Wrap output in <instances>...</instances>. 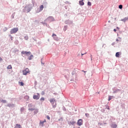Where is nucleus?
Listing matches in <instances>:
<instances>
[{"mask_svg":"<svg viewBox=\"0 0 128 128\" xmlns=\"http://www.w3.org/2000/svg\"><path fill=\"white\" fill-rule=\"evenodd\" d=\"M18 28H14L11 30L10 32L11 34H16V32H18Z\"/></svg>","mask_w":128,"mask_h":128,"instance_id":"7ed1b4c3","label":"nucleus"},{"mask_svg":"<svg viewBox=\"0 0 128 128\" xmlns=\"http://www.w3.org/2000/svg\"><path fill=\"white\" fill-rule=\"evenodd\" d=\"M80 119H79V120H78V126H80Z\"/></svg>","mask_w":128,"mask_h":128,"instance_id":"f3484780","label":"nucleus"},{"mask_svg":"<svg viewBox=\"0 0 128 128\" xmlns=\"http://www.w3.org/2000/svg\"><path fill=\"white\" fill-rule=\"evenodd\" d=\"M110 100H112V96H108V102H110Z\"/></svg>","mask_w":128,"mask_h":128,"instance_id":"393cba45","label":"nucleus"},{"mask_svg":"<svg viewBox=\"0 0 128 128\" xmlns=\"http://www.w3.org/2000/svg\"><path fill=\"white\" fill-rule=\"evenodd\" d=\"M44 121H40V124H41L42 126H44Z\"/></svg>","mask_w":128,"mask_h":128,"instance_id":"2eb2a0df","label":"nucleus"},{"mask_svg":"<svg viewBox=\"0 0 128 128\" xmlns=\"http://www.w3.org/2000/svg\"><path fill=\"white\" fill-rule=\"evenodd\" d=\"M30 54H32V52H27L26 56H28L30 55Z\"/></svg>","mask_w":128,"mask_h":128,"instance_id":"4468645a","label":"nucleus"},{"mask_svg":"<svg viewBox=\"0 0 128 128\" xmlns=\"http://www.w3.org/2000/svg\"><path fill=\"white\" fill-rule=\"evenodd\" d=\"M24 39H25L26 40H28V36H24Z\"/></svg>","mask_w":128,"mask_h":128,"instance_id":"6ab92c4d","label":"nucleus"},{"mask_svg":"<svg viewBox=\"0 0 128 128\" xmlns=\"http://www.w3.org/2000/svg\"><path fill=\"white\" fill-rule=\"evenodd\" d=\"M122 54V53L120 52H117L116 54V58H119L120 56V54Z\"/></svg>","mask_w":128,"mask_h":128,"instance_id":"423d86ee","label":"nucleus"},{"mask_svg":"<svg viewBox=\"0 0 128 128\" xmlns=\"http://www.w3.org/2000/svg\"><path fill=\"white\" fill-rule=\"evenodd\" d=\"M30 72L28 68H26L25 70H22V74L24 76H26V74H30Z\"/></svg>","mask_w":128,"mask_h":128,"instance_id":"f03ea898","label":"nucleus"},{"mask_svg":"<svg viewBox=\"0 0 128 128\" xmlns=\"http://www.w3.org/2000/svg\"><path fill=\"white\" fill-rule=\"evenodd\" d=\"M118 8H120V10H122V5H119Z\"/></svg>","mask_w":128,"mask_h":128,"instance_id":"4be33fe9","label":"nucleus"},{"mask_svg":"<svg viewBox=\"0 0 128 128\" xmlns=\"http://www.w3.org/2000/svg\"><path fill=\"white\" fill-rule=\"evenodd\" d=\"M88 6H92V3L90 2H88Z\"/></svg>","mask_w":128,"mask_h":128,"instance_id":"412c9836","label":"nucleus"},{"mask_svg":"<svg viewBox=\"0 0 128 128\" xmlns=\"http://www.w3.org/2000/svg\"><path fill=\"white\" fill-rule=\"evenodd\" d=\"M110 21H108V22H110Z\"/></svg>","mask_w":128,"mask_h":128,"instance_id":"79ce46f5","label":"nucleus"},{"mask_svg":"<svg viewBox=\"0 0 128 128\" xmlns=\"http://www.w3.org/2000/svg\"><path fill=\"white\" fill-rule=\"evenodd\" d=\"M122 22H128V18L126 17L124 18L121 20Z\"/></svg>","mask_w":128,"mask_h":128,"instance_id":"39448f33","label":"nucleus"},{"mask_svg":"<svg viewBox=\"0 0 128 128\" xmlns=\"http://www.w3.org/2000/svg\"><path fill=\"white\" fill-rule=\"evenodd\" d=\"M79 4H80V1H79Z\"/></svg>","mask_w":128,"mask_h":128,"instance_id":"58836bf2","label":"nucleus"},{"mask_svg":"<svg viewBox=\"0 0 128 128\" xmlns=\"http://www.w3.org/2000/svg\"><path fill=\"white\" fill-rule=\"evenodd\" d=\"M34 114H38V110H36L34 112Z\"/></svg>","mask_w":128,"mask_h":128,"instance_id":"b1692460","label":"nucleus"},{"mask_svg":"<svg viewBox=\"0 0 128 128\" xmlns=\"http://www.w3.org/2000/svg\"><path fill=\"white\" fill-rule=\"evenodd\" d=\"M28 110H31V111L34 110V108H30L28 109Z\"/></svg>","mask_w":128,"mask_h":128,"instance_id":"5701e85b","label":"nucleus"},{"mask_svg":"<svg viewBox=\"0 0 128 128\" xmlns=\"http://www.w3.org/2000/svg\"><path fill=\"white\" fill-rule=\"evenodd\" d=\"M86 52L85 53H82V56H84V54H86Z\"/></svg>","mask_w":128,"mask_h":128,"instance_id":"7c9ffc66","label":"nucleus"},{"mask_svg":"<svg viewBox=\"0 0 128 128\" xmlns=\"http://www.w3.org/2000/svg\"><path fill=\"white\" fill-rule=\"evenodd\" d=\"M40 100L41 102H44V97L41 98L40 99Z\"/></svg>","mask_w":128,"mask_h":128,"instance_id":"dca6fc26","label":"nucleus"},{"mask_svg":"<svg viewBox=\"0 0 128 128\" xmlns=\"http://www.w3.org/2000/svg\"><path fill=\"white\" fill-rule=\"evenodd\" d=\"M1 102H3V104H6V100H2Z\"/></svg>","mask_w":128,"mask_h":128,"instance_id":"aec40b11","label":"nucleus"},{"mask_svg":"<svg viewBox=\"0 0 128 128\" xmlns=\"http://www.w3.org/2000/svg\"><path fill=\"white\" fill-rule=\"evenodd\" d=\"M2 61V58L0 57V62Z\"/></svg>","mask_w":128,"mask_h":128,"instance_id":"473e14b6","label":"nucleus"},{"mask_svg":"<svg viewBox=\"0 0 128 128\" xmlns=\"http://www.w3.org/2000/svg\"><path fill=\"white\" fill-rule=\"evenodd\" d=\"M117 28V30H120V28H118V27H117V28Z\"/></svg>","mask_w":128,"mask_h":128,"instance_id":"4c0bfd02","label":"nucleus"},{"mask_svg":"<svg viewBox=\"0 0 128 128\" xmlns=\"http://www.w3.org/2000/svg\"><path fill=\"white\" fill-rule=\"evenodd\" d=\"M18 84L21 86H24V84L22 82H19Z\"/></svg>","mask_w":128,"mask_h":128,"instance_id":"f8f14e48","label":"nucleus"},{"mask_svg":"<svg viewBox=\"0 0 128 128\" xmlns=\"http://www.w3.org/2000/svg\"><path fill=\"white\" fill-rule=\"evenodd\" d=\"M34 58V56L32 54L30 55L28 58V60H32V58Z\"/></svg>","mask_w":128,"mask_h":128,"instance_id":"1a4fd4ad","label":"nucleus"},{"mask_svg":"<svg viewBox=\"0 0 128 128\" xmlns=\"http://www.w3.org/2000/svg\"><path fill=\"white\" fill-rule=\"evenodd\" d=\"M28 52H26V51H22V54H26L28 53Z\"/></svg>","mask_w":128,"mask_h":128,"instance_id":"ddd939ff","label":"nucleus"},{"mask_svg":"<svg viewBox=\"0 0 128 128\" xmlns=\"http://www.w3.org/2000/svg\"><path fill=\"white\" fill-rule=\"evenodd\" d=\"M50 104H52V106L54 108H56V100L54 98H50Z\"/></svg>","mask_w":128,"mask_h":128,"instance_id":"f257e3e1","label":"nucleus"},{"mask_svg":"<svg viewBox=\"0 0 128 128\" xmlns=\"http://www.w3.org/2000/svg\"><path fill=\"white\" fill-rule=\"evenodd\" d=\"M8 70H12V65H9L7 66Z\"/></svg>","mask_w":128,"mask_h":128,"instance_id":"9d476101","label":"nucleus"},{"mask_svg":"<svg viewBox=\"0 0 128 128\" xmlns=\"http://www.w3.org/2000/svg\"><path fill=\"white\" fill-rule=\"evenodd\" d=\"M116 42H120V40H118V39H116Z\"/></svg>","mask_w":128,"mask_h":128,"instance_id":"f704fd0d","label":"nucleus"},{"mask_svg":"<svg viewBox=\"0 0 128 128\" xmlns=\"http://www.w3.org/2000/svg\"><path fill=\"white\" fill-rule=\"evenodd\" d=\"M10 38H11V40H12V36H11Z\"/></svg>","mask_w":128,"mask_h":128,"instance_id":"e433bc0d","label":"nucleus"},{"mask_svg":"<svg viewBox=\"0 0 128 128\" xmlns=\"http://www.w3.org/2000/svg\"><path fill=\"white\" fill-rule=\"evenodd\" d=\"M86 116L87 118H88V116H90V114L86 113Z\"/></svg>","mask_w":128,"mask_h":128,"instance_id":"cd10ccee","label":"nucleus"},{"mask_svg":"<svg viewBox=\"0 0 128 128\" xmlns=\"http://www.w3.org/2000/svg\"><path fill=\"white\" fill-rule=\"evenodd\" d=\"M84 2H80V6H84Z\"/></svg>","mask_w":128,"mask_h":128,"instance_id":"a878e982","label":"nucleus"},{"mask_svg":"<svg viewBox=\"0 0 128 128\" xmlns=\"http://www.w3.org/2000/svg\"><path fill=\"white\" fill-rule=\"evenodd\" d=\"M114 31L116 32V29H114Z\"/></svg>","mask_w":128,"mask_h":128,"instance_id":"c9c22d12","label":"nucleus"},{"mask_svg":"<svg viewBox=\"0 0 128 128\" xmlns=\"http://www.w3.org/2000/svg\"><path fill=\"white\" fill-rule=\"evenodd\" d=\"M48 18H54V17L52 16H50Z\"/></svg>","mask_w":128,"mask_h":128,"instance_id":"2f4dec72","label":"nucleus"},{"mask_svg":"<svg viewBox=\"0 0 128 128\" xmlns=\"http://www.w3.org/2000/svg\"><path fill=\"white\" fill-rule=\"evenodd\" d=\"M80 125L82 126V122H81V124H80Z\"/></svg>","mask_w":128,"mask_h":128,"instance_id":"37998d69","label":"nucleus"},{"mask_svg":"<svg viewBox=\"0 0 128 128\" xmlns=\"http://www.w3.org/2000/svg\"><path fill=\"white\" fill-rule=\"evenodd\" d=\"M86 72L84 71V72Z\"/></svg>","mask_w":128,"mask_h":128,"instance_id":"ea45409f","label":"nucleus"},{"mask_svg":"<svg viewBox=\"0 0 128 128\" xmlns=\"http://www.w3.org/2000/svg\"><path fill=\"white\" fill-rule=\"evenodd\" d=\"M40 10L39 12H42V10H44V5H41L40 7Z\"/></svg>","mask_w":128,"mask_h":128,"instance_id":"6e6552de","label":"nucleus"},{"mask_svg":"<svg viewBox=\"0 0 128 128\" xmlns=\"http://www.w3.org/2000/svg\"><path fill=\"white\" fill-rule=\"evenodd\" d=\"M52 36H53V38H56V34H53Z\"/></svg>","mask_w":128,"mask_h":128,"instance_id":"a211bd4d","label":"nucleus"},{"mask_svg":"<svg viewBox=\"0 0 128 128\" xmlns=\"http://www.w3.org/2000/svg\"><path fill=\"white\" fill-rule=\"evenodd\" d=\"M106 108L107 110H110V106H106Z\"/></svg>","mask_w":128,"mask_h":128,"instance_id":"c756f323","label":"nucleus"},{"mask_svg":"<svg viewBox=\"0 0 128 128\" xmlns=\"http://www.w3.org/2000/svg\"><path fill=\"white\" fill-rule=\"evenodd\" d=\"M82 72H84V70H82Z\"/></svg>","mask_w":128,"mask_h":128,"instance_id":"c03bdc74","label":"nucleus"},{"mask_svg":"<svg viewBox=\"0 0 128 128\" xmlns=\"http://www.w3.org/2000/svg\"><path fill=\"white\" fill-rule=\"evenodd\" d=\"M37 95H34L33 96V98L34 100H40V93H37Z\"/></svg>","mask_w":128,"mask_h":128,"instance_id":"20e7f679","label":"nucleus"},{"mask_svg":"<svg viewBox=\"0 0 128 128\" xmlns=\"http://www.w3.org/2000/svg\"><path fill=\"white\" fill-rule=\"evenodd\" d=\"M67 28H68V26H65L64 27V30H66Z\"/></svg>","mask_w":128,"mask_h":128,"instance_id":"c85d7f7f","label":"nucleus"},{"mask_svg":"<svg viewBox=\"0 0 128 128\" xmlns=\"http://www.w3.org/2000/svg\"><path fill=\"white\" fill-rule=\"evenodd\" d=\"M117 126H118V125H116V124H112V128H116Z\"/></svg>","mask_w":128,"mask_h":128,"instance_id":"9b49d317","label":"nucleus"},{"mask_svg":"<svg viewBox=\"0 0 128 128\" xmlns=\"http://www.w3.org/2000/svg\"><path fill=\"white\" fill-rule=\"evenodd\" d=\"M44 122H46V120H44V121H43Z\"/></svg>","mask_w":128,"mask_h":128,"instance_id":"72a5a7b5","label":"nucleus"},{"mask_svg":"<svg viewBox=\"0 0 128 128\" xmlns=\"http://www.w3.org/2000/svg\"><path fill=\"white\" fill-rule=\"evenodd\" d=\"M81 122L82 120V119L80 120Z\"/></svg>","mask_w":128,"mask_h":128,"instance_id":"a19ab883","label":"nucleus"},{"mask_svg":"<svg viewBox=\"0 0 128 128\" xmlns=\"http://www.w3.org/2000/svg\"><path fill=\"white\" fill-rule=\"evenodd\" d=\"M46 118H47V120H50V116H47Z\"/></svg>","mask_w":128,"mask_h":128,"instance_id":"bb28decb","label":"nucleus"},{"mask_svg":"<svg viewBox=\"0 0 128 128\" xmlns=\"http://www.w3.org/2000/svg\"><path fill=\"white\" fill-rule=\"evenodd\" d=\"M14 128H22V126H20V124H16Z\"/></svg>","mask_w":128,"mask_h":128,"instance_id":"0eeeda50","label":"nucleus"}]
</instances>
